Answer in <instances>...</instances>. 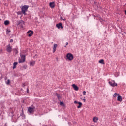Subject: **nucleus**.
<instances>
[{"mask_svg": "<svg viewBox=\"0 0 126 126\" xmlns=\"http://www.w3.org/2000/svg\"><path fill=\"white\" fill-rule=\"evenodd\" d=\"M58 47V44H55L54 45L53 47V53H55L56 52V50L57 49V47Z\"/></svg>", "mask_w": 126, "mask_h": 126, "instance_id": "15", "label": "nucleus"}, {"mask_svg": "<svg viewBox=\"0 0 126 126\" xmlns=\"http://www.w3.org/2000/svg\"><path fill=\"white\" fill-rule=\"evenodd\" d=\"M56 27H57L58 29H60V28H63V24L59 23V24H56Z\"/></svg>", "mask_w": 126, "mask_h": 126, "instance_id": "8", "label": "nucleus"}, {"mask_svg": "<svg viewBox=\"0 0 126 126\" xmlns=\"http://www.w3.org/2000/svg\"><path fill=\"white\" fill-rule=\"evenodd\" d=\"M14 123H16V120L14 121Z\"/></svg>", "mask_w": 126, "mask_h": 126, "instance_id": "36", "label": "nucleus"}, {"mask_svg": "<svg viewBox=\"0 0 126 126\" xmlns=\"http://www.w3.org/2000/svg\"><path fill=\"white\" fill-rule=\"evenodd\" d=\"M24 86H26V84H25V83H24L22 85V87H24Z\"/></svg>", "mask_w": 126, "mask_h": 126, "instance_id": "23", "label": "nucleus"}, {"mask_svg": "<svg viewBox=\"0 0 126 126\" xmlns=\"http://www.w3.org/2000/svg\"><path fill=\"white\" fill-rule=\"evenodd\" d=\"M10 83V80H7V84H9Z\"/></svg>", "mask_w": 126, "mask_h": 126, "instance_id": "24", "label": "nucleus"}, {"mask_svg": "<svg viewBox=\"0 0 126 126\" xmlns=\"http://www.w3.org/2000/svg\"><path fill=\"white\" fill-rule=\"evenodd\" d=\"M109 84L111 86H112V87H115V86H118V84H117V83L115 82V81H112V82L109 81Z\"/></svg>", "mask_w": 126, "mask_h": 126, "instance_id": "5", "label": "nucleus"}, {"mask_svg": "<svg viewBox=\"0 0 126 126\" xmlns=\"http://www.w3.org/2000/svg\"><path fill=\"white\" fill-rule=\"evenodd\" d=\"M90 126H94V125H91Z\"/></svg>", "mask_w": 126, "mask_h": 126, "instance_id": "38", "label": "nucleus"}, {"mask_svg": "<svg viewBox=\"0 0 126 126\" xmlns=\"http://www.w3.org/2000/svg\"><path fill=\"white\" fill-rule=\"evenodd\" d=\"M72 87L74 88V90H75L76 91H78V87L77 86H76V85L73 84Z\"/></svg>", "mask_w": 126, "mask_h": 126, "instance_id": "12", "label": "nucleus"}, {"mask_svg": "<svg viewBox=\"0 0 126 126\" xmlns=\"http://www.w3.org/2000/svg\"><path fill=\"white\" fill-rule=\"evenodd\" d=\"M18 25L21 28H23L24 27V22L23 21H20L19 22Z\"/></svg>", "mask_w": 126, "mask_h": 126, "instance_id": "7", "label": "nucleus"}, {"mask_svg": "<svg viewBox=\"0 0 126 126\" xmlns=\"http://www.w3.org/2000/svg\"><path fill=\"white\" fill-rule=\"evenodd\" d=\"M34 34V32H27V36H28V37H32V35Z\"/></svg>", "mask_w": 126, "mask_h": 126, "instance_id": "10", "label": "nucleus"}, {"mask_svg": "<svg viewBox=\"0 0 126 126\" xmlns=\"http://www.w3.org/2000/svg\"><path fill=\"white\" fill-rule=\"evenodd\" d=\"M125 14L126 15V10L125 11Z\"/></svg>", "mask_w": 126, "mask_h": 126, "instance_id": "35", "label": "nucleus"}, {"mask_svg": "<svg viewBox=\"0 0 126 126\" xmlns=\"http://www.w3.org/2000/svg\"><path fill=\"white\" fill-rule=\"evenodd\" d=\"M61 19H62V20H63V17H61Z\"/></svg>", "mask_w": 126, "mask_h": 126, "instance_id": "37", "label": "nucleus"}, {"mask_svg": "<svg viewBox=\"0 0 126 126\" xmlns=\"http://www.w3.org/2000/svg\"><path fill=\"white\" fill-rule=\"evenodd\" d=\"M62 20H63L64 21H65V20H66V19H65V18L63 19Z\"/></svg>", "mask_w": 126, "mask_h": 126, "instance_id": "32", "label": "nucleus"}, {"mask_svg": "<svg viewBox=\"0 0 126 126\" xmlns=\"http://www.w3.org/2000/svg\"><path fill=\"white\" fill-rule=\"evenodd\" d=\"M60 105H61V106H62V105H63V102H60Z\"/></svg>", "mask_w": 126, "mask_h": 126, "instance_id": "29", "label": "nucleus"}, {"mask_svg": "<svg viewBox=\"0 0 126 126\" xmlns=\"http://www.w3.org/2000/svg\"><path fill=\"white\" fill-rule=\"evenodd\" d=\"M27 92L28 93L29 92V89H27Z\"/></svg>", "mask_w": 126, "mask_h": 126, "instance_id": "30", "label": "nucleus"}, {"mask_svg": "<svg viewBox=\"0 0 126 126\" xmlns=\"http://www.w3.org/2000/svg\"><path fill=\"white\" fill-rule=\"evenodd\" d=\"M124 121H125V122L126 123V118L124 119Z\"/></svg>", "mask_w": 126, "mask_h": 126, "instance_id": "34", "label": "nucleus"}, {"mask_svg": "<svg viewBox=\"0 0 126 126\" xmlns=\"http://www.w3.org/2000/svg\"><path fill=\"white\" fill-rule=\"evenodd\" d=\"M66 58L69 61H72L73 60V55L71 53H67Z\"/></svg>", "mask_w": 126, "mask_h": 126, "instance_id": "3", "label": "nucleus"}, {"mask_svg": "<svg viewBox=\"0 0 126 126\" xmlns=\"http://www.w3.org/2000/svg\"><path fill=\"white\" fill-rule=\"evenodd\" d=\"M18 64V63L15 62L13 63V69H15L16 68V65Z\"/></svg>", "mask_w": 126, "mask_h": 126, "instance_id": "13", "label": "nucleus"}, {"mask_svg": "<svg viewBox=\"0 0 126 126\" xmlns=\"http://www.w3.org/2000/svg\"><path fill=\"white\" fill-rule=\"evenodd\" d=\"M24 62H25V55H21V58L19 59V63H24Z\"/></svg>", "mask_w": 126, "mask_h": 126, "instance_id": "4", "label": "nucleus"}, {"mask_svg": "<svg viewBox=\"0 0 126 126\" xmlns=\"http://www.w3.org/2000/svg\"><path fill=\"white\" fill-rule=\"evenodd\" d=\"M28 7H29L27 5H24L22 6L21 10L24 15H26V11H27V9H28Z\"/></svg>", "mask_w": 126, "mask_h": 126, "instance_id": "2", "label": "nucleus"}, {"mask_svg": "<svg viewBox=\"0 0 126 126\" xmlns=\"http://www.w3.org/2000/svg\"><path fill=\"white\" fill-rule=\"evenodd\" d=\"M6 50L8 53H11V51H12V47L10 46V44H9L7 46Z\"/></svg>", "mask_w": 126, "mask_h": 126, "instance_id": "6", "label": "nucleus"}, {"mask_svg": "<svg viewBox=\"0 0 126 126\" xmlns=\"http://www.w3.org/2000/svg\"><path fill=\"white\" fill-rule=\"evenodd\" d=\"M96 19H98L99 20H100V21H102V18H101V17H100V16H97Z\"/></svg>", "mask_w": 126, "mask_h": 126, "instance_id": "22", "label": "nucleus"}, {"mask_svg": "<svg viewBox=\"0 0 126 126\" xmlns=\"http://www.w3.org/2000/svg\"><path fill=\"white\" fill-rule=\"evenodd\" d=\"M36 63V62H35V61H31L30 62V66H34L35 65Z\"/></svg>", "mask_w": 126, "mask_h": 126, "instance_id": "11", "label": "nucleus"}, {"mask_svg": "<svg viewBox=\"0 0 126 126\" xmlns=\"http://www.w3.org/2000/svg\"><path fill=\"white\" fill-rule=\"evenodd\" d=\"M98 120L99 118H98V117H93V122H94V123H97V122H98Z\"/></svg>", "mask_w": 126, "mask_h": 126, "instance_id": "9", "label": "nucleus"}, {"mask_svg": "<svg viewBox=\"0 0 126 126\" xmlns=\"http://www.w3.org/2000/svg\"><path fill=\"white\" fill-rule=\"evenodd\" d=\"M35 106H31L28 108V112L30 113L31 115H32L35 112Z\"/></svg>", "mask_w": 126, "mask_h": 126, "instance_id": "1", "label": "nucleus"}, {"mask_svg": "<svg viewBox=\"0 0 126 126\" xmlns=\"http://www.w3.org/2000/svg\"><path fill=\"white\" fill-rule=\"evenodd\" d=\"M28 32H33V31L32 30H29Z\"/></svg>", "mask_w": 126, "mask_h": 126, "instance_id": "31", "label": "nucleus"}, {"mask_svg": "<svg viewBox=\"0 0 126 126\" xmlns=\"http://www.w3.org/2000/svg\"><path fill=\"white\" fill-rule=\"evenodd\" d=\"M5 25H8L9 24V21L6 20L4 21Z\"/></svg>", "mask_w": 126, "mask_h": 126, "instance_id": "21", "label": "nucleus"}, {"mask_svg": "<svg viewBox=\"0 0 126 126\" xmlns=\"http://www.w3.org/2000/svg\"><path fill=\"white\" fill-rule=\"evenodd\" d=\"M117 96H120V94H117V93H115L114 94H113V97L114 98H117Z\"/></svg>", "mask_w": 126, "mask_h": 126, "instance_id": "18", "label": "nucleus"}, {"mask_svg": "<svg viewBox=\"0 0 126 126\" xmlns=\"http://www.w3.org/2000/svg\"><path fill=\"white\" fill-rule=\"evenodd\" d=\"M117 100L119 102H122L123 101V99L122 98V96L121 95H119L117 97Z\"/></svg>", "mask_w": 126, "mask_h": 126, "instance_id": "16", "label": "nucleus"}, {"mask_svg": "<svg viewBox=\"0 0 126 126\" xmlns=\"http://www.w3.org/2000/svg\"><path fill=\"white\" fill-rule=\"evenodd\" d=\"M67 45H68V42L66 43V46H67Z\"/></svg>", "mask_w": 126, "mask_h": 126, "instance_id": "33", "label": "nucleus"}, {"mask_svg": "<svg viewBox=\"0 0 126 126\" xmlns=\"http://www.w3.org/2000/svg\"><path fill=\"white\" fill-rule=\"evenodd\" d=\"M83 94H84V95H86V91H83Z\"/></svg>", "mask_w": 126, "mask_h": 126, "instance_id": "26", "label": "nucleus"}, {"mask_svg": "<svg viewBox=\"0 0 126 126\" xmlns=\"http://www.w3.org/2000/svg\"><path fill=\"white\" fill-rule=\"evenodd\" d=\"M56 96H57V98L59 100H60L61 99V96L60 95V94L56 93Z\"/></svg>", "mask_w": 126, "mask_h": 126, "instance_id": "20", "label": "nucleus"}, {"mask_svg": "<svg viewBox=\"0 0 126 126\" xmlns=\"http://www.w3.org/2000/svg\"><path fill=\"white\" fill-rule=\"evenodd\" d=\"M13 42V39H10V43H12Z\"/></svg>", "mask_w": 126, "mask_h": 126, "instance_id": "28", "label": "nucleus"}, {"mask_svg": "<svg viewBox=\"0 0 126 126\" xmlns=\"http://www.w3.org/2000/svg\"><path fill=\"white\" fill-rule=\"evenodd\" d=\"M8 32H10V31H8Z\"/></svg>", "mask_w": 126, "mask_h": 126, "instance_id": "39", "label": "nucleus"}, {"mask_svg": "<svg viewBox=\"0 0 126 126\" xmlns=\"http://www.w3.org/2000/svg\"><path fill=\"white\" fill-rule=\"evenodd\" d=\"M49 5L51 8H54L55 7V2L50 3Z\"/></svg>", "mask_w": 126, "mask_h": 126, "instance_id": "14", "label": "nucleus"}, {"mask_svg": "<svg viewBox=\"0 0 126 126\" xmlns=\"http://www.w3.org/2000/svg\"><path fill=\"white\" fill-rule=\"evenodd\" d=\"M99 63H101V64H105V63L104 62V60L101 59L99 61Z\"/></svg>", "mask_w": 126, "mask_h": 126, "instance_id": "17", "label": "nucleus"}, {"mask_svg": "<svg viewBox=\"0 0 126 126\" xmlns=\"http://www.w3.org/2000/svg\"><path fill=\"white\" fill-rule=\"evenodd\" d=\"M23 68H24V69H26L27 68V66H23Z\"/></svg>", "mask_w": 126, "mask_h": 126, "instance_id": "25", "label": "nucleus"}, {"mask_svg": "<svg viewBox=\"0 0 126 126\" xmlns=\"http://www.w3.org/2000/svg\"><path fill=\"white\" fill-rule=\"evenodd\" d=\"M79 106H77L78 109H80L81 106H82V103L81 102H78Z\"/></svg>", "mask_w": 126, "mask_h": 126, "instance_id": "19", "label": "nucleus"}, {"mask_svg": "<svg viewBox=\"0 0 126 126\" xmlns=\"http://www.w3.org/2000/svg\"><path fill=\"white\" fill-rule=\"evenodd\" d=\"M84 102H85V99L84 100Z\"/></svg>", "mask_w": 126, "mask_h": 126, "instance_id": "40", "label": "nucleus"}, {"mask_svg": "<svg viewBox=\"0 0 126 126\" xmlns=\"http://www.w3.org/2000/svg\"><path fill=\"white\" fill-rule=\"evenodd\" d=\"M78 103L79 102H77V101H74V104H78Z\"/></svg>", "mask_w": 126, "mask_h": 126, "instance_id": "27", "label": "nucleus"}]
</instances>
